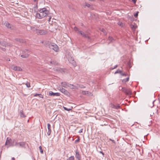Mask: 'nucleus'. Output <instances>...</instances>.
Here are the masks:
<instances>
[{
	"mask_svg": "<svg viewBox=\"0 0 160 160\" xmlns=\"http://www.w3.org/2000/svg\"><path fill=\"white\" fill-rule=\"evenodd\" d=\"M39 13H37L36 14V17L39 19L46 17L49 13V11L47 10L46 8L41 9L39 11Z\"/></svg>",
	"mask_w": 160,
	"mask_h": 160,
	"instance_id": "obj_1",
	"label": "nucleus"
},
{
	"mask_svg": "<svg viewBox=\"0 0 160 160\" xmlns=\"http://www.w3.org/2000/svg\"><path fill=\"white\" fill-rule=\"evenodd\" d=\"M50 48L56 52H58L59 50L57 44L54 43H51L49 44Z\"/></svg>",
	"mask_w": 160,
	"mask_h": 160,
	"instance_id": "obj_2",
	"label": "nucleus"
},
{
	"mask_svg": "<svg viewBox=\"0 0 160 160\" xmlns=\"http://www.w3.org/2000/svg\"><path fill=\"white\" fill-rule=\"evenodd\" d=\"M15 145L18 148H25V143L23 142H16Z\"/></svg>",
	"mask_w": 160,
	"mask_h": 160,
	"instance_id": "obj_3",
	"label": "nucleus"
},
{
	"mask_svg": "<svg viewBox=\"0 0 160 160\" xmlns=\"http://www.w3.org/2000/svg\"><path fill=\"white\" fill-rule=\"evenodd\" d=\"M61 84H62V86L63 87L67 88L68 87H70V86H72L73 87V88H72L73 89H75L77 88L75 86H74L73 84H69V83H67L65 82H62L61 83Z\"/></svg>",
	"mask_w": 160,
	"mask_h": 160,
	"instance_id": "obj_4",
	"label": "nucleus"
},
{
	"mask_svg": "<svg viewBox=\"0 0 160 160\" xmlns=\"http://www.w3.org/2000/svg\"><path fill=\"white\" fill-rule=\"evenodd\" d=\"M35 30L37 31L36 33L38 34L42 35L46 34L47 33V32L45 30H38L37 28H35Z\"/></svg>",
	"mask_w": 160,
	"mask_h": 160,
	"instance_id": "obj_5",
	"label": "nucleus"
},
{
	"mask_svg": "<svg viewBox=\"0 0 160 160\" xmlns=\"http://www.w3.org/2000/svg\"><path fill=\"white\" fill-rule=\"evenodd\" d=\"M122 91L127 95H131L132 94L131 90L129 88L128 89L124 88Z\"/></svg>",
	"mask_w": 160,
	"mask_h": 160,
	"instance_id": "obj_6",
	"label": "nucleus"
},
{
	"mask_svg": "<svg viewBox=\"0 0 160 160\" xmlns=\"http://www.w3.org/2000/svg\"><path fill=\"white\" fill-rule=\"evenodd\" d=\"M78 33L84 38H87L88 40H90V37L89 36H88L87 34H85L84 32H83L82 31H78Z\"/></svg>",
	"mask_w": 160,
	"mask_h": 160,
	"instance_id": "obj_7",
	"label": "nucleus"
},
{
	"mask_svg": "<svg viewBox=\"0 0 160 160\" xmlns=\"http://www.w3.org/2000/svg\"><path fill=\"white\" fill-rule=\"evenodd\" d=\"M28 49H25L24 50L22 51V53L23 54L21 56V57L23 58H28L29 56V54L28 53H26L25 54H24V53L28 51Z\"/></svg>",
	"mask_w": 160,
	"mask_h": 160,
	"instance_id": "obj_8",
	"label": "nucleus"
},
{
	"mask_svg": "<svg viewBox=\"0 0 160 160\" xmlns=\"http://www.w3.org/2000/svg\"><path fill=\"white\" fill-rule=\"evenodd\" d=\"M12 68L14 70L17 71H21L22 68L13 65L12 66Z\"/></svg>",
	"mask_w": 160,
	"mask_h": 160,
	"instance_id": "obj_9",
	"label": "nucleus"
},
{
	"mask_svg": "<svg viewBox=\"0 0 160 160\" xmlns=\"http://www.w3.org/2000/svg\"><path fill=\"white\" fill-rule=\"evenodd\" d=\"M75 157L78 160H81V155L79 153L78 149L75 151Z\"/></svg>",
	"mask_w": 160,
	"mask_h": 160,
	"instance_id": "obj_10",
	"label": "nucleus"
},
{
	"mask_svg": "<svg viewBox=\"0 0 160 160\" xmlns=\"http://www.w3.org/2000/svg\"><path fill=\"white\" fill-rule=\"evenodd\" d=\"M47 128L48 130V132H47V134L49 136L50 135L51 132V126L50 123H48Z\"/></svg>",
	"mask_w": 160,
	"mask_h": 160,
	"instance_id": "obj_11",
	"label": "nucleus"
},
{
	"mask_svg": "<svg viewBox=\"0 0 160 160\" xmlns=\"http://www.w3.org/2000/svg\"><path fill=\"white\" fill-rule=\"evenodd\" d=\"M49 95L51 96H59L60 94L58 92L54 93L52 91L49 92Z\"/></svg>",
	"mask_w": 160,
	"mask_h": 160,
	"instance_id": "obj_12",
	"label": "nucleus"
},
{
	"mask_svg": "<svg viewBox=\"0 0 160 160\" xmlns=\"http://www.w3.org/2000/svg\"><path fill=\"white\" fill-rule=\"evenodd\" d=\"M59 90L60 91L62 92V93L66 94L68 95V92L65 89L62 88H60Z\"/></svg>",
	"mask_w": 160,
	"mask_h": 160,
	"instance_id": "obj_13",
	"label": "nucleus"
},
{
	"mask_svg": "<svg viewBox=\"0 0 160 160\" xmlns=\"http://www.w3.org/2000/svg\"><path fill=\"white\" fill-rule=\"evenodd\" d=\"M110 107L112 108H115L116 109H118L120 108V106L119 105H116L112 103H111L110 105Z\"/></svg>",
	"mask_w": 160,
	"mask_h": 160,
	"instance_id": "obj_14",
	"label": "nucleus"
},
{
	"mask_svg": "<svg viewBox=\"0 0 160 160\" xmlns=\"http://www.w3.org/2000/svg\"><path fill=\"white\" fill-rule=\"evenodd\" d=\"M16 41L17 42H19L20 43H25L26 42V41L25 40L22 39H20V38H16L15 39Z\"/></svg>",
	"mask_w": 160,
	"mask_h": 160,
	"instance_id": "obj_15",
	"label": "nucleus"
},
{
	"mask_svg": "<svg viewBox=\"0 0 160 160\" xmlns=\"http://www.w3.org/2000/svg\"><path fill=\"white\" fill-rule=\"evenodd\" d=\"M4 24L7 28L11 29L12 25L9 23L8 22H5Z\"/></svg>",
	"mask_w": 160,
	"mask_h": 160,
	"instance_id": "obj_16",
	"label": "nucleus"
},
{
	"mask_svg": "<svg viewBox=\"0 0 160 160\" xmlns=\"http://www.w3.org/2000/svg\"><path fill=\"white\" fill-rule=\"evenodd\" d=\"M0 44L3 46L6 47L7 46H10V44L5 42H2L0 41Z\"/></svg>",
	"mask_w": 160,
	"mask_h": 160,
	"instance_id": "obj_17",
	"label": "nucleus"
},
{
	"mask_svg": "<svg viewBox=\"0 0 160 160\" xmlns=\"http://www.w3.org/2000/svg\"><path fill=\"white\" fill-rule=\"evenodd\" d=\"M82 93L83 95L88 94V95H92V94L91 92L88 91H82Z\"/></svg>",
	"mask_w": 160,
	"mask_h": 160,
	"instance_id": "obj_18",
	"label": "nucleus"
},
{
	"mask_svg": "<svg viewBox=\"0 0 160 160\" xmlns=\"http://www.w3.org/2000/svg\"><path fill=\"white\" fill-rule=\"evenodd\" d=\"M19 114L21 118H25L26 117V116L24 114L22 110H21L20 111Z\"/></svg>",
	"mask_w": 160,
	"mask_h": 160,
	"instance_id": "obj_19",
	"label": "nucleus"
},
{
	"mask_svg": "<svg viewBox=\"0 0 160 160\" xmlns=\"http://www.w3.org/2000/svg\"><path fill=\"white\" fill-rule=\"evenodd\" d=\"M39 96L40 98H43V96L41 94H37L36 93V94L34 95V97H36L37 96Z\"/></svg>",
	"mask_w": 160,
	"mask_h": 160,
	"instance_id": "obj_20",
	"label": "nucleus"
},
{
	"mask_svg": "<svg viewBox=\"0 0 160 160\" xmlns=\"http://www.w3.org/2000/svg\"><path fill=\"white\" fill-rule=\"evenodd\" d=\"M129 77H128L126 78L123 79L122 80V82L123 83H125V82H128L129 81Z\"/></svg>",
	"mask_w": 160,
	"mask_h": 160,
	"instance_id": "obj_21",
	"label": "nucleus"
},
{
	"mask_svg": "<svg viewBox=\"0 0 160 160\" xmlns=\"http://www.w3.org/2000/svg\"><path fill=\"white\" fill-rule=\"evenodd\" d=\"M67 160H75L74 156H70L68 159Z\"/></svg>",
	"mask_w": 160,
	"mask_h": 160,
	"instance_id": "obj_22",
	"label": "nucleus"
},
{
	"mask_svg": "<svg viewBox=\"0 0 160 160\" xmlns=\"http://www.w3.org/2000/svg\"><path fill=\"white\" fill-rule=\"evenodd\" d=\"M122 71L119 69L117 70L114 73V74H116L118 73H119L121 74Z\"/></svg>",
	"mask_w": 160,
	"mask_h": 160,
	"instance_id": "obj_23",
	"label": "nucleus"
},
{
	"mask_svg": "<svg viewBox=\"0 0 160 160\" xmlns=\"http://www.w3.org/2000/svg\"><path fill=\"white\" fill-rule=\"evenodd\" d=\"M108 41H109V42H113V38L111 37H109L108 38Z\"/></svg>",
	"mask_w": 160,
	"mask_h": 160,
	"instance_id": "obj_24",
	"label": "nucleus"
},
{
	"mask_svg": "<svg viewBox=\"0 0 160 160\" xmlns=\"http://www.w3.org/2000/svg\"><path fill=\"white\" fill-rule=\"evenodd\" d=\"M63 108H64V109L66 110H67V111H71V110H72V109L71 108H67L66 107H63Z\"/></svg>",
	"mask_w": 160,
	"mask_h": 160,
	"instance_id": "obj_25",
	"label": "nucleus"
},
{
	"mask_svg": "<svg viewBox=\"0 0 160 160\" xmlns=\"http://www.w3.org/2000/svg\"><path fill=\"white\" fill-rule=\"evenodd\" d=\"M50 63L51 64H52L54 65H56L57 64V62L56 61H51Z\"/></svg>",
	"mask_w": 160,
	"mask_h": 160,
	"instance_id": "obj_26",
	"label": "nucleus"
},
{
	"mask_svg": "<svg viewBox=\"0 0 160 160\" xmlns=\"http://www.w3.org/2000/svg\"><path fill=\"white\" fill-rule=\"evenodd\" d=\"M25 85L28 88H30V83L29 82H27L25 84Z\"/></svg>",
	"mask_w": 160,
	"mask_h": 160,
	"instance_id": "obj_27",
	"label": "nucleus"
},
{
	"mask_svg": "<svg viewBox=\"0 0 160 160\" xmlns=\"http://www.w3.org/2000/svg\"><path fill=\"white\" fill-rule=\"evenodd\" d=\"M85 4L86 6L88 8H89L90 7V4L87 2H85Z\"/></svg>",
	"mask_w": 160,
	"mask_h": 160,
	"instance_id": "obj_28",
	"label": "nucleus"
},
{
	"mask_svg": "<svg viewBox=\"0 0 160 160\" xmlns=\"http://www.w3.org/2000/svg\"><path fill=\"white\" fill-rule=\"evenodd\" d=\"M39 149L40 150V152L42 153H43V150L42 149V147L41 146H40L39 147Z\"/></svg>",
	"mask_w": 160,
	"mask_h": 160,
	"instance_id": "obj_29",
	"label": "nucleus"
},
{
	"mask_svg": "<svg viewBox=\"0 0 160 160\" xmlns=\"http://www.w3.org/2000/svg\"><path fill=\"white\" fill-rule=\"evenodd\" d=\"M79 87L81 88H85V87L82 85H79Z\"/></svg>",
	"mask_w": 160,
	"mask_h": 160,
	"instance_id": "obj_30",
	"label": "nucleus"
},
{
	"mask_svg": "<svg viewBox=\"0 0 160 160\" xmlns=\"http://www.w3.org/2000/svg\"><path fill=\"white\" fill-rule=\"evenodd\" d=\"M74 30L76 31H78H78H80L79 30V29L76 27H75L74 28Z\"/></svg>",
	"mask_w": 160,
	"mask_h": 160,
	"instance_id": "obj_31",
	"label": "nucleus"
},
{
	"mask_svg": "<svg viewBox=\"0 0 160 160\" xmlns=\"http://www.w3.org/2000/svg\"><path fill=\"white\" fill-rule=\"evenodd\" d=\"M138 12H137L136 13L134 14V16L136 18L137 17L138 15Z\"/></svg>",
	"mask_w": 160,
	"mask_h": 160,
	"instance_id": "obj_32",
	"label": "nucleus"
},
{
	"mask_svg": "<svg viewBox=\"0 0 160 160\" xmlns=\"http://www.w3.org/2000/svg\"><path fill=\"white\" fill-rule=\"evenodd\" d=\"M124 88H123V87H122L121 86H120L119 88V89L120 90H122V91H123V89H124Z\"/></svg>",
	"mask_w": 160,
	"mask_h": 160,
	"instance_id": "obj_33",
	"label": "nucleus"
},
{
	"mask_svg": "<svg viewBox=\"0 0 160 160\" xmlns=\"http://www.w3.org/2000/svg\"><path fill=\"white\" fill-rule=\"evenodd\" d=\"M83 129L82 128V129H81L79 131H78V132L79 133H82V131H83Z\"/></svg>",
	"mask_w": 160,
	"mask_h": 160,
	"instance_id": "obj_34",
	"label": "nucleus"
},
{
	"mask_svg": "<svg viewBox=\"0 0 160 160\" xmlns=\"http://www.w3.org/2000/svg\"><path fill=\"white\" fill-rule=\"evenodd\" d=\"M9 143V140H7L6 141V142L5 143V145L8 144V143Z\"/></svg>",
	"mask_w": 160,
	"mask_h": 160,
	"instance_id": "obj_35",
	"label": "nucleus"
},
{
	"mask_svg": "<svg viewBox=\"0 0 160 160\" xmlns=\"http://www.w3.org/2000/svg\"><path fill=\"white\" fill-rule=\"evenodd\" d=\"M122 76H127V74L125 73H122V72L121 73V74H120Z\"/></svg>",
	"mask_w": 160,
	"mask_h": 160,
	"instance_id": "obj_36",
	"label": "nucleus"
},
{
	"mask_svg": "<svg viewBox=\"0 0 160 160\" xmlns=\"http://www.w3.org/2000/svg\"><path fill=\"white\" fill-rule=\"evenodd\" d=\"M117 67H118V65H115V66H114V67L113 68H112V69H114L116 68H117Z\"/></svg>",
	"mask_w": 160,
	"mask_h": 160,
	"instance_id": "obj_37",
	"label": "nucleus"
},
{
	"mask_svg": "<svg viewBox=\"0 0 160 160\" xmlns=\"http://www.w3.org/2000/svg\"><path fill=\"white\" fill-rule=\"evenodd\" d=\"M99 152L100 153H102V154L103 156H104V153L102 151H100Z\"/></svg>",
	"mask_w": 160,
	"mask_h": 160,
	"instance_id": "obj_38",
	"label": "nucleus"
},
{
	"mask_svg": "<svg viewBox=\"0 0 160 160\" xmlns=\"http://www.w3.org/2000/svg\"><path fill=\"white\" fill-rule=\"evenodd\" d=\"M132 2L134 3H135L136 2V0H131Z\"/></svg>",
	"mask_w": 160,
	"mask_h": 160,
	"instance_id": "obj_39",
	"label": "nucleus"
},
{
	"mask_svg": "<svg viewBox=\"0 0 160 160\" xmlns=\"http://www.w3.org/2000/svg\"><path fill=\"white\" fill-rule=\"evenodd\" d=\"M1 49H2V50L3 51H5L6 50L5 48H1Z\"/></svg>",
	"mask_w": 160,
	"mask_h": 160,
	"instance_id": "obj_40",
	"label": "nucleus"
},
{
	"mask_svg": "<svg viewBox=\"0 0 160 160\" xmlns=\"http://www.w3.org/2000/svg\"><path fill=\"white\" fill-rule=\"evenodd\" d=\"M110 140L112 141L113 143H115V141L114 140H112V139H110Z\"/></svg>",
	"mask_w": 160,
	"mask_h": 160,
	"instance_id": "obj_41",
	"label": "nucleus"
},
{
	"mask_svg": "<svg viewBox=\"0 0 160 160\" xmlns=\"http://www.w3.org/2000/svg\"><path fill=\"white\" fill-rule=\"evenodd\" d=\"M79 141V138H78L75 141V142H78Z\"/></svg>",
	"mask_w": 160,
	"mask_h": 160,
	"instance_id": "obj_42",
	"label": "nucleus"
},
{
	"mask_svg": "<svg viewBox=\"0 0 160 160\" xmlns=\"http://www.w3.org/2000/svg\"><path fill=\"white\" fill-rule=\"evenodd\" d=\"M31 29L32 30L33 29L35 28V27H33L32 26V27H31Z\"/></svg>",
	"mask_w": 160,
	"mask_h": 160,
	"instance_id": "obj_43",
	"label": "nucleus"
},
{
	"mask_svg": "<svg viewBox=\"0 0 160 160\" xmlns=\"http://www.w3.org/2000/svg\"><path fill=\"white\" fill-rule=\"evenodd\" d=\"M12 160H15V158L14 157L12 158Z\"/></svg>",
	"mask_w": 160,
	"mask_h": 160,
	"instance_id": "obj_44",
	"label": "nucleus"
},
{
	"mask_svg": "<svg viewBox=\"0 0 160 160\" xmlns=\"http://www.w3.org/2000/svg\"><path fill=\"white\" fill-rule=\"evenodd\" d=\"M51 19V18L49 17V20H48L49 21H50Z\"/></svg>",
	"mask_w": 160,
	"mask_h": 160,
	"instance_id": "obj_45",
	"label": "nucleus"
},
{
	"mask_svg": "<svg viewBox=\"0 0 160 160\" xmlns=\"http://www.w3.org/2000/svg\"><path fill=\"white\" fill-rule=\"evenodd\" d=\"M34 2H36L37 0H33Z\"/></svg>",
	"mask_w": 160,
	"mask_h": 160,
	"instance_id": "obj_46",
	"label": "nucleus"
},
{
	"mask_svg": "<svg viewBox=\"0 0 160 160\" xmlns=\"http://www.w3.org/2000/svg\"><path fill=\"white\" fill-rule=\"evenodd\" d=\"M83 24H82V26H83Z\"/></svg>",
	"mask_w": 160,
	"mask_h": 160,
	"instance_id": "obj_47",
	"label": "nucleus"
},
{
	"mask_svg": "<svg viewBox=\"0 0 160 160\" xmlns=\"http://www.w3.org/2000/svg\"><path fill=\"white\" fill-rule=\"evenodd\" d=\"M8 60H9V61H10V59H8Z\"/></svg>",
	"mask_w": 160,
	"mask_h": 160,
	"instance_id": "obj_48",
	"label": "nucleus"
},
{
	"mask_svg": "<svg viewBox=\"0 0 160 160\" xmlns=\"http://www.w3.org/2000/svg\"><path fill=\"white\" fill-rule=\"evenodd\" d=\"M8 60H9V61H10V59H8Z\"/></svg>",
	"mask_w": 160,
	"mask_h": 160,
	"instance_id": "obj_49",
	"label": "nucleus"
}]
</instances>
